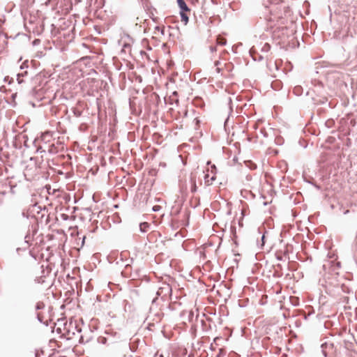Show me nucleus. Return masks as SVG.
Instances as JSON below:
<instances>
[{
	"mask_svg": "<svg viewBox=\"0 0 357 357\" xmlns=\"http://www.w3.org/2000/svg\"><path fill=\"white\" fill-rule=\"evenodd\" d=\"M216 179L215 174H213L211 176L208 174H206L204 176V182L206 185H211L213 184V181Z\"/></svg>",
	"mask_w": 357,
	"mask_h": 357,
	"instance_id": "nucleus-1",
	"label": "nucleus"
},
{
	"mask_svg": "<svg viewBox=\"0 0 357 357\" xmlns=\"http://www.w3.org/2000/svg\"><path fill=\"white\" fill-rule=\"evenodd\" d=\"M177 3L181 11L190 10L184 0H177Z\"/></svg>",
	"mask_w": 357,
	"mask_h": 357,
	"instance_id": "nucleus-2",
	"label": "nucleus"
},
{
	"mask_svg": "<svg viewBox=\"0 0 357 357\" xmlns=\"http://www.w3.org/2000/svg\"><path fill=\"white\" fill-rule=\"evenodd\" d=\"M190 183H191V189H190L191 192L192 193L196 192L197 191V187L196 185V179L192 175L190 176Z\"/></svg>",
	"mask_w": 357,
	"mask_h": 357,
	"instance_id": "nucleus-3",
	"label": "nucleus"
},
{
	"mask_svg": "<svg viewBox=\"0 0 357 357\" xmlns=\"http://www.w3.org/2000/svg\"><path fill=\"white\" fill-rule=\"evenodd\" d=\"M321 347H322V352H323V354H324V356L325 357H326V356H328V352L326 351V349H327V348H328V347H329V348H332V347H333V344H327V343H326V344H323L321 345Z\"/></svg>",
	"mask_w": 357,
	"mask_h": 357,
	"instance_id": "nucleus-4",
	"label": "nucleus"
},
{
	"mask_svg": "<svg viewBox=\"0 0 357 357\" xmlns=\"http://www.w3.org/2000/svg\"><path fill=\"white\" fill-rule=\"evenodd\" d=\"M149 225L147 222H142L139 225V229L142 232H146L149 228Z\"/></svg>",
	"mask_w": 357,
	"mask_h": 357,
	"instance_id": "nucleus-5",
	"label": "nucleus"
},
{
	"mask_svg": "<svg viewBox=\"0 0 357 357\" xmlns=\"http://www.w3.org/2000/svg\"><path fill=\"white\" fill-rule=\"evenodd\" d=\"M217 43L220 45L224 46L227 43V40L221 36H218Z\"/></svg>",
	"mask_w": 357,
	"mask_h": 357,
	"instance_id": "nucleus-6",
	"label": "nucleus"
},
{
	"mask_svg": "<svg viewBox=\"0 0 357 357\" xmlns=\"http://www.w3.org/2000/svg\"><path fill=\"white\" fill-rule=\"evenodd\" d=\"M184 12L185 11H181V21L183 22L185 24H186L188 22V17Z\"/></svg>",
	"mask_w": 357,
	"mask_h": 357,
	"instance_id": "nucleus-7",
	"label": "nucleus"
},
{
	"mask_svg": "<svg viewBox=\"0 0 357 357\" xmlns=\"http://www.w3.org/2000/svg\"><path fill=\"white\" fill-rule=\"evenodd\" d=\"M250 54H251V56H252V57L253 58V59H254V60H257V57L255 56V55L254 54H255V48H254V47H252V48L250 50ZM261 59H263V56H261V55H259V56H258V60H259V61H260V60H261Z\"/></svg>",
	"mask_w": 357,
	"mask_h": 357,
	"instance_id": "nucleus-8",
	"label": "nucleus"
},
{
	"mask_svg": "<svg viewBox=\"0 0 357 357\" xmlns=\"http://www.w3.org/2000/svg\"><path fill=\"white\" fill-rule=\"evenodd\" d=\"M270 48H271V46L268 43H265L263 47L261 48V50L263 52H267L269 51Z\"/></svg>",
	"mask_w": 357,
	"mask_h": 357,
	"instance_id": "nucleus-9",
	"label": "nucleus"
},
{
	"mask_svg": "<svg viewBox=\"0 0 357 357\" xmlns=\"http://www.w3.org/2000/svg\"><path fill=\"white\" fill-rule=\"evenodd\" d=\"M45 306L44 303H38L37 305H36V310H40L42 308H43Z\"/></svg>",
	"mask_w": 357,
	"mask_h": 357,
	"instance_id": "nucleus-10",
	"label": "nucleus"
},
{
	"mask_svg": "<svg viewBox=\"0 0 357 357\" xmlns=\"http://www.w3.org/2000/svg\"><path fill=\"white\" fill-rule=\"evenodd\" d=\"M161 209V206L159 205H155L153 207L152 210L155 212L159 211Z\"/></svg>",
	"mask_w": 357,
	"mask_h": 357,
	"instance_id": "nucleus-11",
	"label": "nucleus"
},
{
	"mask_svg": "<svg viewBox=\"0 0 357 357\" xmlns=\"http://www.w3.org/2000/svg\"><path fill=\"white\" fill-rule=\"evenodd\" d=\"M211 173H212V174H215L216 172H217V169H216L215 165H211Z\"/></svg>",
	"mask_w": 357,
	"mask_h": 357,
	"instance_id": "nucleus-12",
	"label": "nucleus"
},
{
	"mask_svg": "<svg viewBox=\"0 0 357 357\" xmlns=\"http://www.w3.org/2000/svg\"><path fill=\"white\" fill-rule=\"evenodd\" d=\"M301 90V86H296L294 89V91L295 93H298L299 91Z\"/></svg>",
	"mask_w": 357,
	"mask_h": 357,
	"instance_id": "nucleus-13",
	"label": "nucleus"
},
{
	"mask_svg": "<svg viewBox=\"0 0 357 357\" xmlns=\"http://www.w3.org/2000/svg\"><path fill=\"white\" fill-rule=\"evenodd\" d=\"M130 45L129 44L126 43V44H124V45H123V50H124L125 51H126V50L130 49Z\"/></svg>",
	"mask_w": 357,
	"mask_h": 357,
	"instance_id": "nucleus-14",
	"label": "nucleus"
},
{
	"mask_svg": "<svg viewBox=\"0 0 357 357\" xmlns=\"http://www.w3.org/2000/svg\"><path fill=\"white\" fill-rule=\"evenodd\" d=\"M210 51H211V52H215V51H216V47H214V46H211V47H210Z\"/></svg>",
	"mask_w": 357,
	"mask_h": 357,
	"instance_id": "nucleus-15",
	"label": "nucleus"
},
{
	"mask_svg": "<svg viewBox=\"0 0 357 357\" xmlns=\"http://www.w3.org/2000/svg\"><path fill=\"white\" fill-rule=\"evenodd\" d=\"M17 81H18V83H20V84L22 82V79H21V78H20V73L17 74Z\"/></svg>",
	"mask_w": 357,
	"mask_h": 357,
	"instance_id": "nucleus-16",
	"label": "nucleus"
},
{
	"mask_svg": "<svg viewBox=\"0 0 357 357\" xmlns=\"http://www.w3.org/2000/svg\"><path fill=\"white\" fill-rule=\"evenodd\" d=\"M264 238H265V235L264 234L261 236V246H263L264 245Z\"/></svg>",
	"mask_w": 357,
	"mask_h": 357,
	"instance_id": "nucleus-17",
	"label": "nucleus"
},
{
	"mask_svg": "<svg viewBox=\"0 0 357 357\" xmlns=\"http://www.w3.org/2000/svg\"><path fill=\"white\" fill-rule=\"evenodd\" d=\"M154 357H164V356H163V354H160V355H158V352H157V353L155 354Z\"/></svg>",
	"mask_w": 357,
	"mask_h": 357,
	"instance_id": "nucleus-18",
	"label": "nucleus"
},
{
	"mask_svg": "<svg viewBox=\"0 0 357 357\" xmlns=\"http://www.w3.org/2000/svg\"><path fill=\"white\" fill-rule=\"evenodd\" d=\"M43 151H42V148H41V147L38 148V149H37V152H40V153H41V152H43Z\"/></svg>",
	"mask_w": 357,
	"mask_h": 357,
	"instance_id": "nucleus-19",
	"label": "nucleus"
},
{
	"mask_svg": "<svg viewBox=\"0 0 357 357\" xmlns=\"http://www.w3.org/2000/svg\"><path fill=\"white\" fill-rule=\"evenodd\" d=\"M219 63H220V61H217L215 62V66H218L219 65Z\"/></svg>",
	"mask_w": 357,
	"mask_h": 357,
	"instance_id": "nucleus-20",
	"label": "nucleus"
},
{
	"mask_svg": "<svg viewBox=\"0 0 357 357\" xmlns=\"http://www.w3.org/2000/svg\"><path fill=\"white\" fill-rule=\"evenodd\" d=\"M26 73H27V72L26 71V72H24V73L20 74V77L24 75V74H26Z\"/></svg>",
	"mask_w": 357,
	"mask_h": 357,
	"instance_id": "nucleus-21",
	"label": "nucleus"
},
{
	"mask_svg": "<svg viewBox=\"0 0 357 357\" xmlns=\"http://www.w3.org/2000/svg\"><path fill=\"white\" fill-rule=\"evenodd\" d=\"M217 71L219 72L220 71V68H217Z\"/></svg>",
	"mask_w": 357,
	"mask_h": 357,
	"instance_id": "nucleus-22",
	"label": "nucleus"
}]
</instances>
